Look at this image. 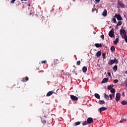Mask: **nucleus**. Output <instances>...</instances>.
Returning a JSON list of instances; mask_svg holds the SVG:
<instances>
[{
  "instance_id": "nucleus-29",
  "label": "nucleus",
  "mask_w": 127,
  "mask_h": 127,
  "mask_svg": "<svg viewBox=\"0 0 127 127\" xmlns=\"http://www.w3.org/2000/svg\"><path fill=\"white\" fill-rule=\"evenodd\" d=\"M127 119H123L122 120H121L120 121V123H124V122H127Z\"/></svg>"
},
{
  "instance_id": "nucleus-30",
  "label": "nucleus",
  "mask_w": 127,
  "mask_h": 127,
  "mask_svg": "<svg viewBox=\"0 0 127 127\" xmlns=\"http://www.w3.org/2000/svg\"><path fill=\"white\" fill-rule=\"evenodd\" d=\"M123 24V22L122 21H119L117 23V25H118L119 26H120V25H122Z\"/></svg>"
},
{
  "instance_id": "nucleus-8",
  "label": "nucleus",
  "mask_w": 127,
  "mask_h": 127,
  "mask_svg": "<svg viewBox=\"0 0 127 127\" xmlns=\"http://www.w3.org/2000/svg\"><path fill=\"white\" fill-rule=\"evenodd\" d=\"M70 98L73 101H78V97H77V96H75L74 95H70Z\"/></svg>"
},
{
  "instance_id": "nucleus-43",
  "label": "nucleus",
  "mask_w": 127,
  "mask_h": 127,
  "mask_svg": "<svg viewBox=\"0 0 127 127\" xmlns=\"http://www.w3.org/2000/svg\"><path fill=\"white\" fill-rule=\"evenodd\" d=\"M96 8H92V12H94V11H95V10H96Z\"/></svg>"
},
{
  "instance_id": "nucleus-49",
  "label": "nucleus",
  "mask_w": 127,
  "mask_h": 127,
  "mask_svg": "<svg viewBox=\"0 0 127 127\" xmlns=\"http://www.w3.org/2000/svg\"><path fill=\"white\" fill-rule=\"evenodd\" d=\"M125 74L127 75V70L125 71Z\"/></svg>"
},
{
  "instance_id": "nucleus-31",
  "label": "nucleus",
  "mask_w": 127,
  "mask_h": 127,
  "mask_svg": "<svg viewBox=\"0 0 127 127\" xmlns=\"http://www.w3.org/2000/svg\"><path fill=\"white\" fill-rule=\"evenodd\" d=\"M102 57H103V59H106V53H103Z\"/></svg>"
},
{
  "instance_id": "nucleus-41",
  "label": "nucleus",
  "mask_w": 127,
  "mask_h": 127,
  "mask_svg": "<svg viewBox=\"0 0 127 127\" xmlns=\"http://www.w3.org/2000/svg\"><path fill=\"white\" fill-rule=\"evenodd\" d=\"M16 0H12L11 1V3H14V1H15Z\"/></svg>"
},
{
  "instance_id": "nucleus-27",
  "label": "nucleus",
  "mask_w": 127,
  "mask_h": 127,
  "mask_svg": "<svg viewBox=\"0 0 127 127\" xmlns=\"http://www.w3.org/2000/svg\"><path fill=\"white\" fill-rule=\"evenodd\" d=\"M87 125H89L87 121H85L82 123V126H87Z\"/></svg>"
},
{
  "instance_id": "nucleus-40",
  "label": "nucleus",
  "mask_w": 127,
  "mask_h": 127,
  "mask_svg": "<svg viewBox=\"0 0 127 127\" xmlns=\"http://www.w3.org/2000/svg\"><path fill=\"white\" fill-rule=\"evenodd\" d=\"M95 0V1H96V2H97V3H99V2H100V1L101 0Z\"/></svg>"
},
{
  "instance_id": "nucleus-51",
  "label": "nucleus",
  "mask_w": 127,
  "mask_h": 127,
  "mask_svg": "<svg viewBox=\"0 0 127 127\" xmlns=\"http://www.w3.org/2000/svg\"><path fill=\"white\" fill-rule=\"evenodd\" d=\"M126 87H127V81L126 82Z\"/></svg>"
},
{
  "instance_id": "nucleus-24",
  "label": "nucleus",
  "mask_w": 127,
  "mask_h": 127,
  "mask_svg": "<svg viewBox=\"0 0 127 127\" xmlns=\"http://www.w3.org/2000/svg\"><path fill=\"white\" fill-rule=\"evenodd\" d=\"M104 98L105 99H106V100H110V98H109V95H107L106 93H104Z\"/></svg>"
},
{
  "instance_id": "nucleus-11",
  "label": "nucleus",
  "mask_w": 127,
  "mask_h": 127,
  "mask_svg": "<svg viewBox=\"0 0 127 127\" xmlns=\"http://www.w3.org/2000/svg\"><path fill=\"white\" fill-rule=\"evenodd\" d=\"M29 80L28 77H24L21 79L22 82H27Z\"/></svg>"
},
{
  "instance_id": "nucleus-33",
  "label": "nucleus",
  "mask_w": 127,
  "mask_h": 127,
  "mask_svg": "<svg viewBox=\"0 0 127 127\" xmlns=\"http://www.w3.org/2000/svg\"><path fill=\"white\" fill-rule=\"evenodd\" d=\"M76 64L77 65H78V66L80 65L81 64V61H78L76 62Z\"/></svg>"
},
{
  "instance_id": "nucleus-42",
  "label": "nucleus",
  "mask_w": 127,
  "mask_h": 127,
  "mask_svg": "<svg viewBox=\"0 0 127 127\" xmlns=\"http://www.w3.org/2000/svg\"><path fill=\"white\" fill-rule=\"evenodd\" d=\"M115 29H119V25H117L116 26Z\"/></svg>"
},
{
  "instance_id": "nucleus-34",
  "label": "nucleus",
  "mask_w": 127,
  "mask_h": 127,
  "mask_svg": "<svg viewBox=\"0 0 127 127\" xmlns=\"http://www.w3.org/2000/svg\"><path fill=\"white\" fill-rule=\"evenodd\" d=\"M119 82V80L118 79H115L114 80V84H117Z\"/></svg>"
},
{
  "instance_id": "nucleus-22",
  "label": "nucleus",
  "mask_w": 127,
  "mask_h": 127,
  "mask_svg": "<svg viewBox=\"0 0 127 127\" xmlns=\"http://www.w3.org/2000/svg\"><path fill=\"white\" fill-rule=\"evenodd\" d=\"M114 44H115L116 45V44H118V43L119 42V38H117L116 39V40L113 42Z\"/></svg>"
},
{
  "instance_id": "nucleus-25",
  "label": "nucleus",
  "mask_w": 127,
  "mask_h": 127,
  "mask_svg": "<svg viewBox=\"0 0 127 127\" xmlns=\"http://www.w3.org/2000/svg\"><path fill=\"white\" fill-rule=\"evenodd\" d=\"M111 50L112 52H114L116 50V49L115 48V46H112L111 48Z\"/></svg>"
},
{
  "instance_id": "nucleus-4",
  "label": "nucleus",
  "mask_w": 127,
  "mask_h": 127,
  "mask_svg": "<svg viewBox=\"0 0 127 127\" xmlns=\"http://www.w3.org/2000/svg\"><path fill=\"white\" fill-rule=\"evenodd\" d=\"M109 36L110 37L113 38L115 37V33L114 32V28H112L111 30L109 33Z\"/></svg>"
},
{
  "instance_id": "nucleus-21",
  "label": "nucleus",
  "mask_w": 127,
  "mask_h": 127,
  "mask_svg": "<svg viewBox=\"0 0 127 127\" xmlns=\"http://www.w3.org/2000/svg\"><path fill=\"white\" fill-rule=\"evenodd\" d=\"M98 103L99 104H100V105H104V104L105 103V101L99 100Z\"/></svg>"
},
{
  "instance_id": "nucleus-12",
  "label": "nucleus",
  "mask_w": 127,
  "mask_h": 127,
  "mask_svg": "<svg viewBox=\"0 0 127 127\" xmlns=\"http://www.w3.org/2000/svg\"><path fill=\"white\" fill-rule=\"evenodd\" d=\"M107 13H108V11H107V9H105L102 13V15L103 16H107Z\"/></svg>"
},
{
  "instance_id": "nucleus-36",
  "label": "nucleus",
  "mask_w": 127,
  "mask_h": 127,
  "mask_svg": "<svg viewBox=\"0 0 127 127\" xmlns=\"http://www.w3.org/2000/svg\"><path fill=\"white\" fill-rule=\"evenodd\" d=\"M46 63H47V61L46 60L42 62V64H46Z\"/></svg>"
},
{
  "instance_id": "nucleus-16",
  "label": "nucleus",
  "mask_w": 127,
  "mask_h": 127,
  "mask_svg": "<svg viewBox=\"0 0 127 127\" xmlns=\"http://www.w3.org/2000/svg\"><path fill=\"white\" fill-rule=\"evenodd\" d=\"M94 96L96 99H101V97L100 96V95L98 93H95L94 94Z\"/></svg>"
},
{
  "instance_id": "nucleus-44",
  "label": "nucleus",
  "mask_w": 127,
  "mask_h": 127,
  "mask_svg": "<svg viewBox=\"0 0 127 127\" xmlns=\"http://www.w3.org/2000/svg\"><path fill=\"white\" fill-rule=\"evenodd\" d=\"M122 96H123V97H125V92H122Z\"/></svg>"
},
{
  "instance_id": "nucleus-1",
  "label": "nucleus",
  "mask_w": 127,
  "mask_h": 127,
  "mask_svg": "<svg viewBox=\"0 0 127 127\" xmlns=\"http://www.w3.org/2000/svg\"><path fill=\"white\" fill-rule=\"evenodd\" d=\"M117 7L118 8H120V7H121L122 8H125L126 7L125 6V3H124L122 1L118 0Z\"/></svg>"
},
{
  "instance_id": "nucleus-9",
  "label": "nucleus",
  "mask_w": 127,
  "mask_h": 127,
  "mask_svg": "<svg viewBox=\"0 0 127 127\" xmlns=\"http://www.w3.org/2000/svg\"><path fill=\"white\" fill-rule=\"evenodd\" d=\"M107 107H101L98 109L99 112H100V113H102V112L104 111H106V110H107Z\"/></svg>"
},
{
  "instance_id": "nucleus-15",
  "label": "nucleus",
  "mask_w": 127,
  "mask_h": 127,
  "mask_svg": "<svg viewBox=\"0 0 127 127\" xmlns=\"http://www.w3.org/2000/svg\"><path fill=\"white\" fill-rule=\"evenodd\" d=\"M95 46H96V47H97V48H99V47H102V44L96 43L95 44Z\"/></svg>"
},
{
  "instance_id": "nucleus-7",
  "label": "nucleus",
  "mask_w": 127,
  "mask_h": 127,
  "mask_svg": "<svg viewBox=\"0 0 127 127\" xmlns=\"http://www.w3.org/2000/svg\"><path fill=\"white\" fill-rule=\"evenodd\" d=\"M87 124L90 125V124H92L93 123V118L89 117L87 119Z\"/></svg>"
},
{
  "instance_id": "nucleus-18",
  "label": "nucleus",
  "mask_w": 127,
  "mask_h": 127,
  "mask_svg": "<svg viewBox=\"0 0 127 127\" xmlns=\"http://www.w3.org/2000/svg\"><path fill=\"white\" fill-rule=\"evenodd\" d=\"M87 67L83 66L82 67V71H83V73H86V72H87Z\"/></svg>"
},
{
  "instance_id": "nucleus-37",
  "label": "nucleus",
  "mask_w": 127,
  "mask_h": 127,
  "mask_svg": "<svg viewBox=\"0 0 127 127\" xmlns=\"http://www.w3.org/2000/svg\"><path fill=\"white\" fill-rule=\"evenodd\" d=\"M124 38L126 42H127V36L126 35L125 37H124Z\"/></svg>"
},
{
  "instance_id": "nucleus-5",
  "label": "nucleus",
  "mask_w": 127,
  "mask_h": 127,
  "mask_svg": "<svg viewBox=\"0 0 127 127\" xmlns=\"http://www.w3.org/2000/svg\"><path fill=\"white\" fill-rule=\"evenodd\" d=\"M114 17H115V18H117L118 20H123V18H122V16H121V15L120 14H116L114 16Z\"/></svg>"
},
{
  "instance_id": "nucleus-14",
  "label": "nucleus",
  "mask_w": 127,
  "mask_h": 127,
  "mask_svg": "<svg viewBox=\"0 0 127 127\" xmlns=\"http://www.w3.org/2000/svg\"><path fill=\"white\" fill-rule=\"evenodd\" d=\"M102 55V52L101 51H99L97 53H96V56L97 57H100Z\"/></svg>"
},
{
  "instance_id": "nucleus-10",
  "label": "nucleus",
  "mask_w": 127,
  "mask_h": 127,
  "mask_svg": "<svg viewBox=\"0 0 127 127\" xmlns=\"http://www.w3.org/2000/svg\"><path fill=\"white\" fill-rule=\"evenodd\" d=\"M108 81H109V78H104L102 80L101 83L104 84V83H107V82H108Z\"/></svg>"
},
{
  "instance_id": "nucleus-38",
  "label": "nucleus",
  "mask_w": 127,
  "mask_h": 127,
  "mask_svg": "<svg viewBox=\"0 0 127 127\" xmlns=\"http://www.w3.org/2000/svg\"><path fill=\"white\" fill-rule=\"evenodd\" d=\"M42 123H43V124H46V120H42Z\"/></svg>"
},
{
  "instance_id": "nucleus-50",
  "label": "nucleus",
  "mask_w": 127,
  "mask_h": 127,
  "mask_svg": "<svg viewBox=\"0 0 127 127\" xmlns=\"http://www.w3.org/2000/svg\"><path fill=\"white\" fill-rule=\"evenodd\" d=\"M28 6H31V5L30 4H28Z\"/></svg>"
},
{
  "instance_id": "nucleus-23",
  "label": "nucleus",
  "mask_w": 127,
  "mask_h": 127,
  "mask_svg": "<svg viewBox=\"0 0 127 127\" xmlns=\"http://www.w3.org/2000/svg\"><path fill=\"white\" fill-rule=\"evenodd\" d=\"M114 88V85L113 84H111L108 87V90H112Z\"/></svg>"
},
{
  "instance_id": "nucleus-35",
  "label": "nucleus",
  "mask_w": 127,
  "mask_h": 127,
  "mask_svg": "<svg viewBox=\"0 0 127 127\" xmlns=\"http://www.w3.org/2000/svg\"><path fill=\"white\" fill-rule=\"evenodd\" d=\"M101 38L103 39V40L105 39V36L104 35H101L100 36Z\"/></svg>"
},
{
  "instance_id": "nucleus-28",
  "label": "nucleus",
  "mask_w": 127,
  "mask_h": 127,
  "mask_svg": "<svg viewBox=\"0 0 127 127\" xmlns=\"http://www.w3.org/2000/svg\"><path fill=\"white\" fill-rule=\"evenodd\" d=\"M110 92L111 93H113V94H115V93H116V90H115L114 88H112V89H111Z\"/></svg>"
},
{
  "instance_id": "nucleus-47",
  "label": "nucleus",
  "mask_w": 127,
  "mask_h": 127,
  "mask_svg": "<svg viewBox=\"0 0 127 127\" xmlns=\"http://www.w3.org/2000/svg\"><path fill=\"white\" fill-rule=\"evenodd\" d=\"M31 14H32V13L30 12V13H29V15H31Z\"/></svg>"
},
{
  "instance_id": "nucleus-32",
  "label": "nucleus",
  "mask_w": 127,
  "mask_h": 127,
  "mask_svg": "<svg viewBox=\"0 0 127 127\" xmlns=\"http://www.w3.org/2000/svg\"><path fill=\"white\" fill-rule=\"evenodd\" d=\"M113 21L114 23H117V20L116 19V18H113Z\"/></svg>"
},
{
  "instance_id": "nucleus-17",
  "label": "nucleus",
  "mask_w": 127,
  "mask_h": 127,
  "mask_svg": "<svg viewBox=\"0 0 127 127\" xmlns=\"http://www.w3.org/2000/svg\"><path fill=\"white\" fill-rule=\"evenodd\" d=\"M118 70V65H115L114 67H113V71L114 72H117V70Z\"/></svg>"
},
{
  "instance_id": "nucleus-6",
  "label": "nucleus",
  "mask_w": 127,
  "mask_h": 127,
  "mask_svg": "<svg viewBox=\"0 0 127 127\" xmlns=\"http://www.w3.org/2000/svg\"><path fill=\"white\" fill-rule=\"evenodd\" d=\"M119 100H121V94L120 93H118L116 94V102H119Z\"/></svg>"
},
{
  "instance_id": "nucleus-26",
  "label": "nucleus",
  "mask_w": 127,
  "mask_h": 127,
  "mask_svg": "<svg viewBox=\"0 0 127 127\" xmlns=\"http://www.w3.org/2000/svg\"><path fill=\"white\" fill-rule=\"evenodd\" d=\"M121 104L122 105H127V101L126 100H123L121 102Z\"/></svg>"
},
{
  "instance_id": "nucleus-46",
  "label": "nucleus",
  "mask_w": 127,
  "mask_h": 127,
  "mask_svg": "<svg viewBox=\"0 0 127 127\" xmlns=\"http://www.w3.org/2000/svg\"><path fill=\"white\" fill-rule=\"evenodd\" d=\"M21 1H25V0H21Z\"/></svg>"
},
{
  "instance_id": "nucleus-3",
  "label": "nucleus",
  "mask_w": 127,
  "mask_h": 127,
  "mask_svg": "<svg viewBox=\"0 0 127 127\" xmlns=\"http://www.w3.org/2000/svg\"><path fill=\"white\" fill-rule=\"evenodd\" d=\"M120 35H121L122 38L127 36V32H126L125 29H121L120 30Z\"/></svg>"
},
{
  "instance_id": "nucleus-48",
  "label": "nucleus",
  "mask_w": 127,
  "mask_h": 127,
  "mask_svg": "<svg viewBox=\"0 0 127 127\" xmlns=\"http://www.w3.org/2000/svg\"><path fill=\"white\" fill-rule=\"evenodd\" d=\"M96 32H95V31L93 32L94 34H96Z\"/></svg>"
},
{
  "instance_id": "nucleus-39",
  "label": "nucleus",
  "mask_w": 127,
  "mask_h": 127,
  "mask_svg": "<svg viewBox=\"0 0 127 127\" xmlns=\"http://www.w3.org/2000/svg\"><path fill=\"white\" fill-rule=\"evenodd\" d=\"M47 28H50V24L49 23H48V26H46Z\"/></svg>"
},
{
  "instance_id": "nucleus-13",
  "label": "nucleus",
  "mask_w": 127,
  "mask_h": 127,
  "mask_svg": "<svg viewBox=\"0 0 127 127\" xmlns=\"http://www.w3.org/2000/svg\"><path fill=\"white\" fill-rule=\"evenodd\" d=\"M53 93H54V92L53 91H49L47 94V97H50V96H51V95H52Z\"/></svg>"
},
{
  "instance_id": "nucleus-45",
  "label": "nucleus",
  "mask_w": 127,
  "mask_h": 127,
  "mask_svg": "<svg viewBox=\"0 0 127 127\" xmlns=\"http://www.w3.org/2000/svg\"><path fill=\"white\" fill-rule=\"evenodd\" d=\"M108 76H109L110 77H111V74L110 72H108Z\"/></svg>"
},
{
  "instance_id": "nucleus-20",
  "label": "nucleus",
  "mask_w": 127,
  "mask_h": 127,
  "mask_svg": "<svg viewBox=\"0 0 127 127\" xmlns=\"http://www.w3.org/2000/svg\"><path fill=\"white\" fill-rule=\"evenodd\" d=\"M109 97L111 99V100H113V98H115V94H110L109 95Z\"/></svg>"
},
{
  "instance_id": "nucleus-19",
  "label": "nucleus",
  "mask_w": 127,
  "mask_h": 127,
  "mask_svg": "<svg viewBox=\"0 0 127 127\" xmlns=\"http://www.w3.org/2000/svg\"><path fill=\"white\" fill-rule=\"evenodd\" d=\"M81 124L80 122H76L74 123V127H77V126H79Z\"/></svg>"
},
{
  "instance_id": "nucleus-2",
  "label": "nucleus",
  "mask_w": 127,
  "mask_h": 127,
  "mask_svg": "<svg viewBox=\"0 0 127 127\" xmlns=\"http://www.w3.org/2000/svg\"><path fill=\"white\" fill-rule=\"evenodd\" d=\"M114 63H115V64H118V63H119V61H118V60H117V59H115L114 60H110L108 62V64L109 65H113V64H114Z\"/></svg>"
}]
</instances>
